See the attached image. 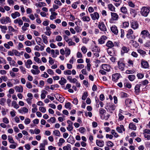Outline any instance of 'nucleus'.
Returning a JSON list of instances; mask_svg holds the SVG:
<instances>
[{
    "mask_svg": "<svg viewBox=\"0 0 150 150\" xmlns=\"http://www.w3.org/2000/svg\"><path fill=\"white\" fill-rule=\"evenodd\" d=\"M88 96V93L87 92H85L83 93V95L82 97V99L83 100H85L86 99Z\"/></svg>",
    "mask_w": 150,
    "mask_h": 150,
    "instance_id": "nucleus-51",
    "label": "nucleus"
},
{
    "mask_svg": "<svg viewBox=\"0 0 150 150\" xmlns=\"http://www.w3.org/2000/svg\"><path fill=\"white\" fill-rule=\"evenodd\" d=\"M11 16L13 19H15L17 17H19L21 15L20 13L16 11L14 13H12L11 14Z\"/></svg>",
    "mask_w": 150,
    "mask_h": 150,
    "instance_id": "nucleus-18",
    "label": "nucleus"
},
{
    "mask_svg": "<svg viewBox=\"0 0 150 150\" xmlns=\"http://www.w3.org/2000/svg\"><path fill=\"white\" fill-rule=\"evenodd\" d=\"M130 13L132 16L135 17L137 14V10L136 9L131 8L130 9Z\"/></svg>",
    "mask_w": 150,
    "mask_h": 150,
    "instance_id": "nucleus-23",
    "label": "nucleus"
},
{
    "mask_svg": "<svg viewBox=\"0 0 150 150\" xmlns=\"http://www.w3.org/2000/svg\"><path fill=\"white\" fill-rule=\"evenodd\" d=\"M62 40V38L61 36L58 35L56 36V40L58 42L61 41Z\"/></svg>",
    "mask_w": 150,
    "mask_h": 150,
    "instance_id": "nucleus-64",
    "label": "nucleus"
},
{
    "mask_svg": "<svg viewBox=\"0 0 150 150\" xmlns=\"http://www.w3.org/2000/svg\"><path fill=\"white\" fill-rule=\"evenodd\" d=\"M142 37L144 39L146 38H149L150 39V34L147 30H144L142 31L141 33Z\"/></svg>",
    "mask_w": 150,
    "mask_h": 150,
    "instance_id": "nucleus-4",
    "label": "nucleus"
},
{
    "mask_svg": "<svg viewBox=\"0 0 150 150\" xmlns=\"http://www.w3.org/2000/svg\"><path fill=\"white\" fill-rule=\"evenodd\" d=\"M82 19L84 21L89 22L90 20V18L88 16H84L82 17Z\"/></svg>",
    "mask_w": 150,
    "mask_h": 150,
    "instance_id": "nucleus-32",
    "label": "nucleus"
},
{
    "mask_svg": "<svg viewBox=\"0 0 150 150\" xmlns=\"http://www.w3.org/2000/svg\"><path fill=\"white\" fill-rule=\"evenodd\" d=\"M118 120L119 121H122L124 119V116L122 114H118Z\"/></svg>",
    "mask_w": 150,
    "mask_h": 150,
    "instance_id": "nucleus-50",
    "label": "nucleus"
},
{
    "mask_svg": "<svg viewBox=\"0 0 150 150\" xmlns=\"http://www.w3.org/2000/svg\"><path fill=\"white\" fill-rule=\"evenodd\" d=\"M65 51L66 52L65 54V56L67 57L69 55H70V54L71 51L70 49H68L65 50Z\"/></svg>",
    "mask_w": 150,
    "mask_h": 150,
    "instance_id": "nucleus-57",
    "label": "nucleus"
},
{
    "mask_svg": "<svg viewBox=\"0 0 150 150\" xmlns=\"http://www.w3.org/2000/svg\"><path fill=\"white\" fill-rule=\"evenodd\" d=\"M132 101L130 99H127L125 101V103L127 106L129 107L131 105Z\"/></svg>",
    "mask_w": 150,
    "mask_h": 150,
    "instance_id": "nucleus-33",
    "label": "nucleus"
},
{
    "mask_svg": "<svg viewBox=\"0 0 150 150\" xmlns=\"http://www.w3.org/2000/svg\"><path fill=\"white\" fill-rule=\"evenodd\" d=\"M111 133L113 135H114V137H117L119 136V135L117 133L115 132V131L114 129H112L111 131Z\"/></svg>",
    "mask_w": 150,
    "mask_h": 150,
    "instance_id": "nucleus-36",
    "label": "nucleus"
},
{
    "mask_svg": "<svg viewBox=\"0 0 150 150\" xmlns=\"http://www.w3.org/2000/svg\"><path fill=\"white\" fill-rule=\"evenodd\" d=\"M81 50L83 54H85L87 51V49L85 47L83 46L81 48Z\"/></svg>",
    "mask_w": 150,
    "mask_h": 150,
    "instance_id": "nucleus-62",
    "label": "nucleus"
},
{
    "mask_svg": "<svg viewBox=\"0 0 150 150\" xmlns=\"http://www.w3.org/2000/svg\"><path fill=\"white\" fill-rule=\"evenodd\" d=\"M108 7L110 11H115V8L112 4H108Z\"/></svg>",
    "mask_w": 150,
    "mask_h": 150,
    "instance_id": "nucleus-30",
    "label": "nucleus"
},
{
    "mask_svg": "<svg viewBox=\"0 0 150 150\" xmlns=\"http://www.w3.org/2000/svg\"><path fill=\"white\" fill-rule=\"evenodd\" d=\"M150 7H143L141 9L140 13L142 15L146 17L148 15L150 11Z\"/></svg>",
    "mask_w": 150,
    "mask_h": 150,
    "instance_id": "nucleus-3",
    "label": "nucleus"
},
{
    "mask_svg": "<svg viewBox=\"0 0 150 150\" xmlns=\"http://www.w3.org/2000/svg\"><path fill=\"white\" fill-rule=\"evenodd\" d=\"M139 25L138 22L135 21H132L131 22V27L133 29L135 30L138 28Z\"/></svg>",
    "mask_w": 150,
    "mask_h": 150,
    "instance_id": "nucleus-8",
    "label": "nucleus"
},
{
    "mask_svg": "<svg viewBox=\"0 0 150 150\" xmlns=\"http://www.w3.org/2000/svg\"><path fill=\"white\" fill-rule=\"evenodd\" d=\"M107 52L108 54L111 56H115L116 55L115 51L113 49L108 48L107 49Z\"/></svg>",
    "mask_w": 150,
    "mask_h": 150,
    "instance_id": "nucleus-13",
    "label": "nucleus"
},
{
    "mask_svg": "<svg viewBox=\"0 0 150 150\" xmlns=\"http://www.w3.org/2000/svg\"><path fill=\"white\" fill-rule=\"evenodd\" d=\"M141 65L142 67L144 68H147L149 67V64L148 62L144 61V60L142 59V60L141 62Z\"/></svg>",
    "mask_w": 150,
    "mask_h": 150,
    "instance_id": "nucleus-10",
    "label": "nucleus"
},
{
    "mask_svg": "<svg viewBox=\"0 0 150 150\" xmlns=\"http://www.w3.org/2000/svg\"><path fill=\"white\" fill-rule=\"evenodd\" d=\"M53 134L56 136L59 137L60 135V133L59 131L57 130H55L53 131Z\"/></svg>",
    "mask_w": 150,
    "mask_h": 150,
    "instance_id": "nucleus-38",
    "label": "nucleus"
},
{
    "mask_svg": "<svg viewBox=\"0 0 150 150\" xmlns=\"http://www.w3.org/2000/svg\"><path fill=\"white\" fill-rule=\"evenodd\" d=\"M106 111L103 108H100L99 110V112L100 114L103 115L104 113Z\"/></svg>",
    "mask_w": 150,
    "mask_h": 150,
    "instance_id": "nucleus-58",
    "label": "nucleus"
},
{
    "mask_svg": "<svg viewBox=\"0 0 150 150\" xmlns=\"http://www.w3.org/2000/svg\"><path fill=\"white\" fill-rule=\"evenodd\" d=\"M129 49L128 47L123 46L122 48L121 53L122 54H123L125 53H127L129 51Z\"/></svg>",
    "mask_w": 150,
    "mask_h": 150,
    "instance_id": "nucleus-15",
    "label": "nucleus"
},
{
    "mask_svg": "<svg viewBox=\"0 0 150 150\" xmlns=\"http://www.w3.org/2000/svg\"><path fill=\"white\" fill-rule=\"evenodd\" d=\"M128 78L129 80L131 81H134L135 78V76L133 75H129L128 76Z\"/></svg>",
    "mask_w": 150,
    "mask_h": 150,
    "instance_id": "nucleus-45",
    "label": "nucleus"
},
{
    "mask_svg": "<svg viewBox=\"0 0 150 150\" xmlns=\"http://www.w3.org/2000/svg\"><path fill=\"white\" fill-rule=\"evenodd\" d=\"M106 143L107 146L109 147H112L114 145L113 143L110 141L106 142Z\"/></svg>",
    "mask_w": 150,
    "mask_h": 150,
    "instance_id": "nucleus-46",
    "label": "nucleus"
},
{
    "mask_svg": "<svg viewBox=\"0 0 150 150\" xmlns=\"http://www.w3.org/2000/svg\"><path fill=\"white\" fill-rule=\"evenodd\" d=\"M111 31L115 34L117 35L118 33V30L117 27L115 25H112L110 28Z\"/></svg>",
    "mask_w": 150,
    "mask_h": 150,
    "instance_id": "nucleus-14",
    "label": "nucleus"
},
{
    "mask_svg": "<svg viewBox=\"0 0 150 150\" xmlns=\"http://www.w3.org/2000/svg\"><path fill=\"white\" fill-rule=\"evenodd\" d=\"M68 45L69 46H71L72 45H76V43L72 41L71 40V39L70 40L68 41V42H67Z\"/></svg>",
    "mask_w": 150,
    "mask_h": 150,
    "instance_id": "nucleus-55",
    "label": "nucleus"
},
{
    "mask_svg": "<svg viewBox=\"0 0 150 150\" xmlns=\"http://www.w3.org/2000/svg\"><path fill=\"white\" fill-rule=\"evenodd\" d=\"M8 140L9 142L11 144H14L15 143L12 137L10 136H8Z\"/></svg>",
    "mask_w": 150,
    "mask_h": 150,
    "instance_id": "nucleus-41",
    "label": "nucleus"
},
{
    "mask_svg": "<svg viewBox=\"0 0 150 150\" xmlns=\"http://www.w3.org/2000/svg\"><path fill=\"white\" fill-rule=\"evenodd\" d=\"M14 89L16 92L19 93H22L23 92V86L21 85L18 86H16L14 87Z\"/></svg>",
    "mask_w": 150,
    "mask_h": 150,
    "instance_id": "nucleus-11",
    "label": "nucleus"
},
{
    "mask_svg": "<svg viewBox=\"0 0 150 150\" xmlns=\"http://www.w3.org/2000/svg\"><path fill=\"white\" fill-rule=\"evenodd\" d=\"M90 16L92 20L94 21H95L96 20H98L99 17V15L97 12H95L91 14Z\"/></svg>",
    "mask_w": 150,
    "mask_h": 150,
    "instance_id": "nucleus-9",
    "label": "nucleus"
},
{
    "mask_svg": "<svg viewBox=\"0 0 150 150\" xmlns=\"http://www.w3.org/2000/svg\"><path fill=\"white\" fill-rule=\"evenodd\" d=\"M98 27L102 31L105 32L107 31V28L105 26L104 23L103 21L99 22Z\"/></svg>",
    "mask_w": 150,
    "mask_h": 150,
    "instance_id": "nucleus-6",
    "label": "nucleus"
},
{
    "mask_svg": "<svg viewBox=\"0 0 150 150\" xmlns=\"http://www.w3.org/2000/svg\"><path fill=\"white\" fill-rule=\"evenodd\" d=\"M6 101V99L4 98H1L0 100V104L4 105Z\"/></svg>",
    "mask_w": 150,
    "mask_h": 150,
    "instance_id": "nucleus-47",
    "label": "nucleus"
},
{
    "mask_svg": "<svg viewBox=\"0 0 150 150\" xmlns=\"http://www.w3.org/2000/svg\"><path fill=\"white\" fill-rule=\"evenodd\" d=\"M67 82V80L63 77H61L60 80L59 81V83L61 85H64Z\"/></svg>",
    "mask_w": 150,
    "mask_h": 150,
    "instance_id": "nucleus-20",
    "label": "nucleus"
},
{
    "mask_svg": "<svg viewBox=\"0 0 150 150\" xmlns=\"http://www.w3.org/2000/svg\"><path fill=\"white\" fill-rule=\"evenodd\" d=\"M121 77V76L120 73H116L113 74L112 76V80L116 82Z\"/></svg>",
    "mask_w": 150,
    "mask_h": 150,
    "instance_id": "nucleus-7",
    "label": "nucleus"
},
{
    "mask_svg": "<svg viewBox=\"0 0 150 150\" xmlns=\"http://www.w3.org/2000/svg\"><path fill=\"white\" fill-rule=\"evenodd\" d=\"M59 87V85L57 84L51 85L50 87V89L53 90L55 88H58Z\"/></svg>",
    "mask_w": 150,
    "mask_h": 150,
    "instance_id": "nucleus-49",
    "label": "nucleus"
},
{
    "mask_svg": "<svg viewBox=\"0 0 150 150\" xmlns=\"http://www.w3.org/2000/svg\"><path fill=\"white\" fill-rule=\"evenodd\" d=\"M0 28L1 29V31L2 32L5 33H6V30H7V28L6 26H2V25H0Z\"/></svg>",
    "mask_w": 150,
    "mask_h": 150,
    "instance_id": "nucleus-31",
    "label": "nucleus"
},
{
    "mask_svg": "<svg viewBox=\"0 0 150 150\" xmlns=\"http://www.w3.org/2000/svg\"><path fill=\"white\" fill-rule=\"evenodd\" d=\"M39 110L42 112L45 113L46 111V109L45 107H40L39 108Z\"/></svg>",
    "mask_w": 150,
    "mask_h": 150,
    "instance_id": "nucleus-60",
    "label": "nucleus"
},
{
    "mask_svg": "<svg viewBox=\"0 0 150 150\" xmlns=\"http://www.w3.org/2000/svg\"><path fill=\"white\" fill-rule=\"evenodd\" d=\"M118 68L121 71H123L124 70L125 64L124 61V58H121L117 62Z\"/></svg>",
    "mask_w": 150,
    "mask_h": 150,
    "instance_id": "nucleus-2",
    "label": "nucleus"
},
{
    "mask_svg": "<svg viewBox=\"0 0 150 150\" xmlns=\"http://www.w3.org/2000/svg\"><path fill=\"white\" fill-rule=\"evenodd\" d=\"M35 40L38 45H41L40 44L41 42L42 39L40 38L39 37H36L35 38Z\"/></svg>",
    "mask_w": 150,
    "mask_h": 150,
    "instance_id": "nucleus-35",
    "label": "nucleus"
},
{
    "mask_svg": "<svg viewBox=\"0 0 150 150\" xmlns=\"http://www.w3.org/2000/svg\"><path fill=\"white\" fill-rule=\"evenodd\" d=\"M64 150H71V146L69 144H68L66 146H64L63 148Z\"/></svg>",
    "mask_w": 150,
    "mask_h": 150,
    "instance_id": "nucleus-43",
    "label": "nucleus"
},
{
    "mask_svg": "<svg viewBox=\"0 0 150 150\" xmlns=\"http://www.w3.org/2000/svg\"><path fill=\"white\" fill-rule=\"evenodd\" d=\"M26 86L29 89L31 88H32V85L31 83L28 81L26 83Z\"/></svg>",
    "mask_w": 150,
    "mask_h": 150,
    "instance_id": "nucleus-53",
    "label": "nucleus"
},
{
    "mask_svg": "<svg viewBox=\"0 0 150 150\" xmlns=\"http://www.w3.org/2000/svg\"><path fill=\"white\" fill-rule=\"evenodd\" d=\"M42 38L43 42L45 44H47L48 43L47 36L44 35H42Z\"/></svg>",
    "mask_w": 150,
    "mask_h": 150,
    "instance_id": "nucleus-25",
    "label": "nucleus"
},
{
    "mask_svg": "<svg viewBox=\"0 0 150 150\" xmlns=\"http://www.w3.org/2000/svg\"><path fill=\"white\" fill-rule=\"evenodd\" d=\"M64 40L67 42H68V41L70 40V39H68V37L65 35H63Z\"/></svg>",
    "mask_w": 150,
    "mask_h": 150,
    "instance_id": "nucleus-61",
    "label": "nucleus"
},
{
    "mask_svg": "<svg viewBox=\"0 0 150 150\" xmlns=\"http://www.w3.org/2000/svg\"><path fill=\"white\" fill-rule=\"evenodd\" d=\"M137 51L138 52L143 56H145L146 54V52L145 51L141 49H138Z\"/></svg>",
    "mask_w": 150,
    "mask_h": 150,
    "instance_id": "nucleus-34",
    "label": "nucleus"
},
{
    "mask_svg": "<svg viewBox=\"0 0 150 150\" xmlns=\"http://www.w3.org/2000/svg\"><path fill=\"white\" fill-rule=\"evenodd\" d=\"M137 77L138 79H142L144 76V75L142 74L138 73L137 74Z\"/></svg>",
    "mask_w": 150,
    "mask_h": 150,
    "instance_id": "nucleus-59",
    "label": "nucleus"
},
{
    "mask_svg": "<svg viewBox=\"0 0 150 150\" xmlns=\"http://www.w3.org/2000/svg\"><path fill=\"white\" fill-rule=\"evenodd\" d=\"M67 122V123L68 124V127L67 128V129L69 131H72L73 128L72 125V122L70 120H68Z\"/></svg>",
    "mask_w": 150,
    "mask_h": 150,
    "instance_id": "nucleus-12",
    "label": "nucleus"
},
{
    "mask_svg": "<svg viewBox=\"0 0 150 150\" xmlns=\"http://www.w3.org/2000/svg\"><path fill=\"white\" fill-rule=\"evenodd\" d=\"M48 122H51L52 123H54L56 122V119L55 117H52L47 120Z\"/></svg>",
    "mask_w": 150,
    "mask_h": 150,
    "instance_id": "nucleus-37",
    "label": "nucleus"
},
{
    "mask_svg": "<svg viewBox=\"0 0 150 150\" xmlns=\"http://www.w3.org/2000/svg\"><path fill=\"white\" fill-rule=\"evenodd\" d=\"M112 18L114 20H117L118 18V15L115 13H111Z\"/></svg>",
    "mask_w": 150,
    "mask_h": 150,
    "instance_id": "nucleus-21",
    "label": "nucleus"
},
{
    "mask_svg": "<svg viewBox=\"0 0 150 150\" xmlns=\"http://www.w3.org/2000/svg\"><path fill=\"white\" fill-rule=\"evenodd\" d=\"M92 51L93 52H99L100 49L97 46H95L92 48Z\"/></svg>",
    "mask_w": 150,
    "mask_h": 150,
    "instance_id": "nucleus-29",
    "label": "nucleus"
},
{
    "mask_svg": "<svg viewBox=\"0 0 150 150\" xmlns=\"http://www.w3.org/2000/svg\"><path fill=\"white\" fill-rule=\"evenodd\" d=\"M64 74L65 75H70L71 74V72L70 70L67 69L64 71Z\"/></svg>",
    "mask_w": 150,
    "mask_h": 150,
    "instance_id": "nucleus-44",
    "label": "nucleus"
},
{
    "mask_svg": "<svg viewBox=\"0 0 150 150\" xmlns=\"http://www.w3.org/2000/svg\"><path fill=\"white\" fill-rule=\"evenodd\" d=\"M129 129L135 130L136 129V127L133 123H130L129 124Z\"/></svg>",
    "mask_w": 150,
    "mask_h": 150,
    "instance_id": "nucleus-26",
    "label": "nucleus"
},
{
    "mask_svg": "<svg viewBox=\"0 0 150 150\" xmlns=\"http://www.w3.org/2000/svg\"><path fill=\"white\" fill-rule=\"evenodd\" d=\"M104 142L103 140H96V144L97 145L100 147H102L104 145Z\"/></svg>",
    "mask_w": 150,
    "mask_h": 150,
    "instance_id": "nucleus-19",
    "label": "nucleus"
},
{
    "mask_svg": "<svg viewBox=\"0 0 150 150\" xmlns=\"http://www.w3.org/2000/svg\"><path fill=\"white\" fill-rule=\"evenodd\" d=\"M126 36L127 38L129 39H134L135 38L134 35H127Z\"/></svg>",
    "mask_w": 150,
    "mask_h": 150,
    "instance_id": "nucleus-48",
    "label": "nucleus"
},
{
    "mask_svg": "<svg viewBox=\"0 0 150 150\" xmlns=\"http://www.w3.org/2000/svg\"><path fill=\"white\" fill-rule=\"evenodd\" d=\"M67 141L68 142L73 144L75 143V140L74 138L71 136V137H69L67 139Z\"/></svg>",
    "mask_w": 150,
    "mask_h": 150,
    "instance_id": "nucleus-22",
    "label": "nucleus"
},
{
    "mask_svg": "<svg viewBox=\"0 0 150 150\" xmlns=\"http://www.w3.org/2000/svg\"><path fill=\"white\" fill-rule=\"evenodd\" d=\"M12 105L13 107L16 109H18L19 108V106L15 101H13L12 103Z\"/></svg>",
    "mask_w": 150,
    "mask_h": 150,
    "instance_id": "nucleus-39",
    "label": "nucleus"
},
{
    "mask_svg": "<svg viewBox=\"0 0 150 150\" xmlns=\"http://www.w3.org/2000/svg\"><path fill=\"white\" fill-rule=\"evenodd\" d=\"M79 131L81 133H83L86 131L85 129L83 127H81L79 128Z\"/></svg>",
    "mask_w": 150,
    "mask_h": 150,
    "instance_id": "nucleus-54",
    "label": "nucleus"
},
{
    "mask_svg": "<svg viewBox=\"0 0 150 150\" xmlns=\"http://www.w3.org/2000/svg\"><path fill=\"white\" fill-rule=\"evenodd\" d=\"M102 68L104 70L107 71H109L110 69V66L105 64L102 65Z\"/></svg>",
    "mask_w": 150,
    "mask_h": 150,
    "instance_id": "nucleus-17",
    "label": "nucleus"
},
{
    "mask_svg": "<svg viewBox=\"0 0 150 150\" xmlns=\"http://www.w3.org/2000/svg\"><path fill=\"white\" fill-rule=\"evenodd\" d=\"M0 21L2 24H6L11 22L10 18L7 16L2 17L0 19Z\"/></svg>",
    "mask_w": 150,
    "mask_h": 150,
    "instance_id": "nucleus-5",
    "label": "nucleus"
},
{
    "mask_svg": "<svg viewBox=\"0 0 150 150\" xmlns=\"http://www.w3.org/2000/svg\"><path fill=\"white\" fill-rule=\"evenodd\" d=\"M116 129L117 131L120 133H122L123 131H125V129L123 125H120V126L117 127Z\"/></svg>",
    "mask_w": 150,
    "mask_h": 150,
    "instance_id": "nucleus-16",
    "label": "nucleus"
},
{
    "mask_svg": "<svg viewBox=\"0 0 150 150\" xmlns=\"http://www.w3.org/2000/svg\"><path fill=\"white\" fill-rule=\"evenodd\" d=\"M105 108L108 112L112 113L113 112L112 111L115 110L116 106L113 103H107Z\"/></svg>",
    "mask_w": 150,
    "mask_h": 150,
    "instance_id": "nucleus-1",
    "label": "nucleus"
},
{
    "mask_svg": "<svg viewBox=\"0 0 150 150\" xmlns=\"http://www.w3.org/2000/svg\"><path fill=\"white\" fill-rule=\"evenodd\" d=\"M141 85V84H137L135 86L134 88L135 92L137 94H138V93L140 92V88Z\"/></svg>",
    "mask_w": 150,
    "mask_h": 150,
    "instance_id": "nucleus-24",
    "label": "nucleus"
},
{
    "mask_svg": "<svg viewBox=\"0 0 150 150\" xmlns=\"http://www.w3.org/2000/svg\"><path fill=\"white\" fill-rule=\"evenodd\" d=\"M121 11L124 13H126L127 10L126 8L125 7H122L120 8Z\"/></svg>",
    "mask_w": 150,
    "mask_h": 150,
    "instance_id": "nucleus-40",
    "label": "nucleus"
},
{
    "mask_svg": "<svg viewBox=\"0 0 150 150\" xmlns=\"http://www.w3.org/2000/svg\"><path fill=\"white\" fill-rule=\"evenodd\" d=\"M34 59L35 61L36 62H38V63H41V61L37 57H34Z\"/></svg>",
    "mask_w": 150,
    "mask_h": 150,
    "instance_id": "nucleus-63",
    "label": "nucleus"
},
{
    "mask_svg": "<svg viewBox=\"0 0 150 150\" xmlns=\"http://www.w3.org/2000/svg\"><path fill=\"white\" fill-rule=\"evenodd\" d=\"M106 46L109 48H111L113 47V42L110 40H109L106 44Z\"/></svg>",
    "mask_w": 150,
    "mask_h": 150,
    "instance_id": "nucleus-28",
    "label": "nucleus"
},
{
    "mask_svg": "<svg viewBox=\"0 0 150 150\" xmlns=\"http://www.w3.org/2000/svg\"><path fill=\"white\" fill-rule=\"evenodd\" d=\"M12 51L13 52L14 54L15 55L19 56L20 55V53L19 52L16 50H13Z\"/></svg>",
    "mask_w": 150,
    "mask_h": 150,
    "instance_id": "nucleus-52",
    "label": "nucleus"
},
{
    "mask_svg": "<svg viewBox=\"0 0 150 150\" xmlns=\"http://www.w3.org/2000/svg\"><path fill=\"white\" fill-rule=\"evenodd\" d=\"M20 69L21 70L23 74H25L26 73V71H25V69L22 66H21L20 67Z\"/></svg>",
    "mask_w": 150,
    "mask_h": 150,
    "instance_id": "nucleus-56",
    "label": "nucleus"
},
{
    "mask_svg": "<svg viewBox=\"0 0 150 150\" xmlns=\"http://www.w3.org/2000/svg\"><path fill=\"white\" fill-rule=\"evenodd\" d=\"M57 15V13L55 12L54 13H51V15L50 16V19L51 20H53L56 18V16Z\"/></svg>",
    "mask_w": 150,
    "mask_h": 150,
    "instance_id": "nucleus-27",
    "label": "nucleus"
},
{
    "mask_svg": "<svg viewBox=\"0 0 150 150\" xmlns=\"http://www.w3.org/2000/svg\"><path fill=\"white\" fill-rule=\"evenodd\" d=\"M31 73L34 75L38 74L40 72L39 70H35L33 69H32L31 70Z\"/></svg>",
    "mask_w": 150,
    "mask_h": 150,
    "instance_id": "nucleus-42",
    "label": "nucleus"
}]
</instances>
